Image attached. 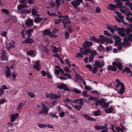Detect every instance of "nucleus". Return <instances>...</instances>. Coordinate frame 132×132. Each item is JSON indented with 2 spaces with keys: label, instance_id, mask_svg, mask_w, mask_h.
Masks as SVG:
<instances>
[{
  "label": "nucleus",
  "instance_id": "nucleus-1",
  "mask_svg": "<svg viewBox=\"0 0 132 132\" xmlns=\"http://www.w3.org/2000/svg\"><path fill=\"white\" fill-rule=\"evenodd\" d=\"M83 99L80 98L79 99H74L68 98H66V99L64 100L63 102L65 103L67 102H71L73 103L74 104L77 103L79 104L80 105H83Z\"/></svg>",
  "mask_w": 132,
  "mask_h": 132
},
{
  "label": "nucleus",
  "instance_id": "nucleus-2",
  "mask_svg": "<svg viewBox=\"0 0 132 132\" xmlns=\"http://www.w3.org/2000/svg\"><path fill=\"white\" fill-rule=\"evenodd\" d=\"M93 45V43L92 42L85 40L83 43L82 46V49L80 47V50H91L89 48Z\"/></svg>",
  "mask_w": 132,
  "mask_h": 132
},
{
  "label": "nucleus",
  "instance_id": "nucleus-3",
  "mask_svg": "<svg viewBox=\"0 0 132 132\" xmlns=\"http://www.w3.org/2000/svg\"><path fill=\"white\" fill-rule=\"evenodd\" d=\"M42 107L41 110L38 112L39 114H47L49 111V109L47 106L44 104L42 103Z\"/></svg>",
  "mask_w": 132,
  "mask_h": 132
},
{
  "label": "nucleus",
  "instance_id": "nucleus-4",
  "mask_svg": "<svg viewBox=\"0 0 132 132\" xmlns=\"http://www.w3.org/2000/svg\"><path fill=\"white\" fill-rule=\"evenodd\" d=\"M114 27L116 31H118V33L119 36L123 37L125 36V34L124 32L125 29L124 28L118 27Z\"/></svg>",
  "mask_w": 132,
  "mask_h": 132
},
{
  "label": "nucleus",
  "instance_id": "nucleus-5",
  "mask_svg": "<svg viewBox=\"0 0 132 132\" xmlns=\"http://www.w3.org/2000/svg\"><path fill=\"white\" fill-rule=\"evenodd\" d=\"M92 51V50H80V52L84 55H87L88 53H90V55H93V56L96 55L97 53L95 50H93V52Z\"/></svg>",
  "mask_w": 132,
  "mask_h": 132
},
{
  "label": "nucleus",
  "instance_id": "nucleus-6",
  "mask_svg": "<svg viewBox=\"0 0 132 132\" xmlns=\"http://www.w3.org/2000/svg\"><path fill=\"white\" fill-rule=\"evenodd\" d=\"M121 43L119 46L118 47V50H122V47L123 46L124 47H129L130 46L131 43L127 41H124Z\"/></svg>",
  "mask_w": 132,
  "mask_h": 132
},
{
  "label": "nucleus",
  "instance_id": "nucleus-7",
  "mask_svg": "<svg viewBox=\"0 0 132 132\" xmlns=\"http://www.w3.org/2000/svg\"><path fill=\"white\" fill-rule=\"evenodd\" d=\"M114 39L115 40L114 44L115 46H119L120 44L121 43H120L121 41L120 38L117 35H115L114 37Z\"/></svg>",
  "mask_w": 132,
  "mask_h": 132
},
{
  "label": "nucleus",
  "instance_id": "nucleus-8",
  "mask_svg": "<svg viewBox=\"0 0 132 132\" xmlns=\"http://www.w3.org/2000/svg\"><path fill=\"white\" fill-rule=\"evenodd\" d=\"M82 0H74L72 1L71 4L75 8H77L78 6L80 4V3H83Z\"/></svg>",
  "mask_w": 132,
  "mask_h": 132
},
{
  "label": "nucleus",
  "instance_id": "nucleus-9",
  "mask_svg": "<svg viewBox=\"0 0 132 132\" xmlns=\"http://www.w3.org/2000/svg\"><path fill=\"white\" fill-rule=\"evenodd\" d=\"M34 42V40L28 37L24 40L22 41V44H32Z\"/></svg>",
  "mask_w": 132,
  "mask_h": 132
},
{
  "label": "nucleus",
  "instance_id": "nucleus-10",
  "mask_svg": "<svg viewBox=\"0 0 132 132\" xmlns=\"http://www.w3.org/2000/svg\"><path fill=\"white\" fill-rule=\"evenodd\" d=\"M57 87L59 89H63L66 91H68L69 90V89L67 87V85L64 84H61L58 85L57 86Z\"/></svg>",
  "mask_w": 132,
  "mask_h": 132
},
{
  "label": "nucleus",
  "instance_id": "nucleus-11",
  "mask_svg": "<svg viewBox=\"0 0 132 132\" xmlns=\"http://www.w3.org/2000/svg\"><path fill=\"white\" fill-rule=\"evenodd\" d=\"M127 0H114V2H116V4L117 6L118 7L121 8L122 7L123 4L122 1L123 2H126Z\"/></svg>",
  "mask_w": 132,
  "mask_h": 132
},
{
  "label": "nucleus",
  "instance_id": "nucleus-12",
  "mask_svg": "<svg viewBox=\"0 0 132 132\" xmlns=\"http://www.w3.org/2000/svg\"><path fill=\"white\" fill-rule=\"evenodd\" d=\"M1 59L3 61H7L8 59L5 54V52L4 50H3L2 53L1 54Z\"/></svg>",
  "mask_w": 132,
  "mask_h": 132
},
{
  "label": "nucleus",
  "instance_id": "nucleus-13",
  "mask_svg": "<svg viewBox=\"0 0 132 132\" xmlns=\"http://www.w3.org/2000/svg\"><path fill=\"white\" fill-rule=\"evenodd\" d=\"M33 21L32 19L30 18L26 20L25 22L26 25L27 26L30 27L33 24Z\"/></svg>",
  "mask_w": 132,
  "mask_h": 132
},
{
  "label": "nucleus",
  "instance_id": "nucleus-14",
  "mask_svg": "<svg viewBox=\"0 0 132 132\" xmlns=\"http://www.w3.org/2000/svg\"><path fill=\"white\" fill-rule=\"evenodd\" d=\"M35 64L32 65L33 66V68L35 69L37 71H39L41 69V68L39 62L36 61L35 62Z\"/></svg>",
  "mask_w": 132,
  "mask_h": 132
},
{
  "label": "nucleus",
  "instance_id": "nucleus-15",
  "mask_svg": "<svg viewBox=\"0 0 132 132\" xmlns=\"http://www.w3.org/2000/svg\"><path fill=\"white\" fill-rule=\"evenodd\" d=\"M117 6L115 5H113L112 4H109L107 7V8L108 9L111 10L115 11V9H117Z\"/></svg>",
  "mask_w": 132,
  "mask_h": 132
},
{
  "label": "nucleus",
  "instance_id": "nucleus-16",
  "mask_svg": "<svg viewBox=\"0 0 132 132\" xmlns=\"http://www.w3.org/2000/svg\"><path fill=\"white\" fill-rule=\"evenodd\" d=\"M105 63L104 61H103L101 63H100L98 61H96L95 63V64L94 65L100 68L103 67Z\"/></svg>",
  "mask_w": 132,
  "mask_h": 132
},
{
  "label": "nucleus",
  "instance_id": "nucleus-17",
  "mask_svg": "<svg viewBox=\"0 0 132 132\" xmlns=\"http://www.w3.org/2000/svg\"><path fill=\"white\" fill-rule=\"evenodd\" d=\"M120 84L121 87L120 88L119 91L118 93L120 94H122L125 91V87L123 83L121 82Z\"/></svg>",
  "mask_w": 132,
  "mask_h": 132
},
{
  "label": "nucleus",
  "instance_id": "nucleus-18",
  "mask_svg": "<svg viewBox=\"0 0 132 132\" xmlns=\"http://www.w3.org/2000/svg\"><path fill=\"white\" fill-rule=\"evenodd\" d=\"M99 37L100 39H99V41L98 43H103L105 42L107 37H105L104 36L102 35H100Z\"/></svg>",
  "mask_w": 132,
  "mask_h": 132
},
{
  "label": "nucleus",
  "instance_id": "nucleus-19",
  "mask_svg": "<svg viewBox=\"0 0 132 132\" xmlns=\"http://www.w3.org/2000/svg\"><path fill=\"white\" fill-rule=\"evenodd\" d=\"M107 26L106 27V28L108 30H110L112 33L113 34H114L115 32L114 30H115L114 29L115 28L114 27H117V26H111L110 25H107Z\"/></svg>",
  "mask_w": 132,
  "mask_h": 132
},
{
  "label": "nucleus",
  "instance_id": "nucleus-20",
  "mask_svg": "<svg viewBox=\"0 0 132 132\" xmlns=\"http://www.w3.org/2000/svg\"><path fill=\"white\" fill-rule=\"evenodd\" d=\"M19 116V114L18 113L11 115V121L12 122H14L15 119H17Z\"/></svg>",
  "mask_w": 132,
  "mask_h": 132
},
{
  "label": "nucleus",
  "instance_id": "nucleus-21",
  "mask_svg": "<svg viewBox=\"0 0 132 132\" xmlns=\"http://www.w3.org/2000/svg\"><path fill=\"white\" fill-rule=\"evenodd\" d=\"M84 117L87 120L94 121H96V119L94 118L90 117L87 114H84Z\"/></svg>",
  "mask_w": 132,
  "mask_h": 132
},
{
  "label": "nucleus",
  "instance_id": "nucleus-22",
  "mask_svg": "<svg viewBox=\"0 0 132 132\" xmlns=\"http://www.w3.org/2000/svg\"><path fill=\"white\" fill-rule=\"evenodd\" d=\"M51 33L52 32L49 29H45L43 31V35L44 36H45L46 35H47L50 37Z\"/></svg>",
  "mask_w": 132,
  "mask_h": 132
},
{
  "label": "nucleus",
  "instance_id": "nucleus-23",
  "mask_svg": "<svg viewBox=\"0 0 132 132\" xmlns=\"http://www.w3.org/2000/svg\"><path fill=\"white\" fill-rule=\"evenodd\" d=\"M60 97L61 95L60 94L58 95H56L53 93H50V98L57 99L60 98Z\"/></svg>",
  "mask_w": 132,
  "mask_h": 132
},
{
  "label": "nucleus",
  "instance_id": "nucleus-24",
  "mask_svg": "<svg viewBox=\"0 0 132 132\" xmlns=\"http://www.w3.org/2000/svg\"><path fill=\"white\" fill-rule=\"evenodd\" d=\"M89 39V40L92 42L95 43H98L99 41V39L96 38L95 36H90Z\"/></svg>",
  "mask_w": 132,
  "mask_h": 132
},
{
  "label": "nucleus",
  "instance_id": "nucleus-25",
  "mask_svg": "<svg viewBox=\"0 0 132 132\" xmlns=\"http://www.w3.org/2000/svg\"><path fill=\"white\" fill-rule=\"evenodd\" d=\"M107 68V69L108 71L111 70L113 71H116L117 70V67L112 66L111 65H109Z\"/></svg>",
  "mask_w": 132,
  "mask_h": 132
},
{
  "label": "nucleus",
  "instance_id": "nucleus-26",
  "mask_svg": "<svg viewBox=\"0 0 132 132\" xmlns=\"http://www.w3.org/2000/svg\"><path fill=\"white\" fill-rule=\"evenodd\" d=\"M7 69L5 73L6 77L7 78L9 77L11 75L10 70L9 67H7Z\"/></svg>",
  "mask_w": 132,
  "mask_h": 132
},
{
  "label": "nucleus",
  "instance_id": "nucleus-27",
  "mask_svg": "<svg viewBox=\"0 0 132 132\" xmlns=\"http://www.w3.org/2000/svg\"><path fill=\"white\" fill-rule=\"evenodd\" d=\"M122 71L123 73L126 71L127 73H131V71L130 68H128L127 66H126L122 70Z\"/></svg>",
  "mask_w": 132,
  "mask_h": 132
},
{
  "label": "nucleus",
  "instance_id": "nucleus-28",
  "mask_svg": "<svg viewBox=\"0 0 132 132\" xmlns=\"http://www.w3.org/2000/svg\"><path fill=\"white\" fill-rule=\"evenodd\" d=\"M126 2L125 5L129 7L130 10L132 11V3L129 0H127Z\"/></svg>",
  "mask_w": 132,
  "mask_h": 132
},
{
  "label": "nucleus",
  "instance_id": "nucleus-29",
  "mask_svg": "<svg viewBox=\"0 0 132 132\" xmlns=\"http://www.w3.org/2000/svg\"><path fill=\"white\" fill-rule=\"evenodd\" d=\"M14 43L13 41L12 42L10 43L9 44H7L6 45V47L7 48V50H10L11 48L14 47Z\"/></svg>",
  "mask_w": 132,
  "mask_h": 132
},
{
  "label": "nucleus",
  "instance_id": "nucleus-30",
  "mask_svg": "<svg viewBox=\"0 0 132 132\" xmlns=\"http://www.w3.org/2000/svg\"><path fill=\"white\" fill-rule=\"evenodd\" d=\"M23 103H20L19 104L18 107L17 108V110L19 113H20L21 110L23 108Z\"/></svg>",
  "mask_w": 132,
  "mask_h": 132
},
{
  "label": "nucleus",
  "instance_id": "nucleus-31",
  "mask_svg": "<svg viewBox=\"0 0 132 132\" xmlns=\"http://www.w3.org/2000/svg\"><path fill=\"white\" fill-rule=\"evenodd\" d=\"M94 116H98L100 115L101 114V112L100 110L98 111H94L93 113Z\"/></svg>",
  "mask_w": 132,
  "mask_h": 132
},
{
  "label": "nucleus",
  "instance_id": "nucleus-32",
  "mask_svg": "<svg viewBox=\"0 0 132 132\" xmlns=\"http://www.w3.org/2000/svg\"><path fill=\"white\" fill-rule=\"evenodd\" d=\"M34 51L35 50H29L27 52V55L31 56L32 55V56H33V55L34 54ZM36 54L34 55V56Z\"/></svg>",
  "mask_w": 132,
  "mask_h": 132
},
{
  "label": "nucleus",
  "instance_id": "nucleus-33",
  "mask_svg": "<svg viewBox=\"0 0 132 132\" xmlns=\"http://www.w3.org/2000/svg\"><path fill=\"white\" fill-rule=\"evenodd\" d=\"M56 113H54L53 112L50 113L49 114V115L52 118H56L57 119L59 117L58 116L56 115Z\"/></svg>",
  "mask_w": 132,
  "mask_h": 132
},
{
  "label": "nucleus",
  "instance_id": "nucleus-34",
  "mask_svg": "<svg viewBox=\"0 0 132 132\" xmlns=\"http://www.w3.org/2000/svg\"><path fill=\"white\" fill-rule=\"evenodd\" d=\"M33 31V29L32 28L27 30V32L28 34V37H31V36Z\"/></svg>",
  "mask_w": 132,
  "mask_h": 132
},
{
  "label": "nucleus",
  "instance_id": "nucleus-35",
  "mask_svg": "<svg viewBox=\"0 0 132 132\" xmlns=\"http://www.w3.org/2000/svg\"><path fill=\"white\" fill-rule=\"evenodd\" d=\"M123 7L127 8V11L125 13V15H126L127 16H129V15H132V14L130 12L128 8L124 6Z\"/></svg>",
  "mask_w": 132,
  "mask_h": 132
},
{
  "label": "nucleus",
  "instance_id": "nucleus-36",
  "mask_svg": "<svg viewBox=\"0 0 132 132\" xmlns=\"http://www.w3.org/2000/svg\"><path fill=\"white\" fill-rule=\"evenodd\" d=\"M23 12H24V14H24V16H22V18H24L26 16L27 14L30 13L31 10H24Z\"/></svg>",
  "mask_w": 132,
  "mask_h": 132
},
{
  "label": "nucleus",
  "instance_id": "nucleus-37",
  "mask_svg": "<svg viewBox=\"0 0 132 132\" xmlns=\"http://www.w3.org/2000/svg\"><path fill=\"white\" fill-rule=\"evenodd\" d=\"M31 13L33 15H35L37 14V11L34 7H33L32 9Z\"/></svg>",
  "mask_w": 132,
  "mask_h": 132
},
{
  "label": "nucleus",
  "instance_id": "nucleus-38",
  "mask_svg": "<svg viewBox=\"0 0 132 132\" xmlns=\"http://www.w3.org/2000/svg\"><path fill=\"white\" fill-rule=\"evenodd\" d=\"M98 68L95 65L94 66L93 68H92V70H91L93 73H96L97 71Z\"/></svg>",
  "mask_w": 132,
  "mask_h": 132
},
{
  "label": "nucleus",
  "instance_id": "nucleus-39",
  "mask_svg": "<svg viewBox=\"0 0 132 132\" xmlns=\"http://www.w3.org/2000/svg\"><path fill=\"white\" fill-rule=\"evenodd\" d=\"M43 19L39 17H38L37 18H36L34 20V21L36 23L39 22L41 21Z\"/></svg>",
  "mask_w": 132,
  "mask_h": 132
},
{
  "label": "nucleus",
  "instance_id": "nucleus-40",
  "mask_svg": "<svg viewBox=\"0 0 132 132\" xmlns=\"http://www.w3.org/2000/svg\"><path fill=\"white\" fill-rule=\"evenodd\" d=\"M129 41L130 42H132V39L129 37L126 36L124 38V41Z\"/></svg>",
  "mask_w": 132,
  "mask_h": 132
},
{
  "label": "nucleus",
  "instance_id": "nucleus-41",
  "mask_svg": "<svg viewBox=\"0 0 132 132\" xmlns=\"http://www.w3.org/2000/svg\"><path fill=\"white\" fill-rule=\"evenodd\" d=\"M26 6V5L24 4H20L18 5V9L19 10H20L22 9L25 8Z\"/></svg>",
  "mask_w": 132,
  "mask_h": 132
},
{
  "label": "nucleus",
  "instance_id": "nucleus-42",
  "mask_svg": "<svg viewBox=\"0 0 132 132\" xmlns=\"http://www.w3.org/2000/svg\"><path fill=\"white\" fill-rule=\"evenodd\" d=\"M105 42L107 44L112 43H113V41L107 37Z\"/></svg>",
  "mask_w": 132,
  "mask_h": 132
},
{
  "label": "nucleus",
  "instance_id": "nucleus-43",
  "mask_svg": "<svg viewBox=\"0 0 132 132\" xmlns=\"http://www.w3.org/2000/svg\"><path fill=\"white\" fill-rule=\"evenodd\" d=\"M65 0H55V3H56V6L57 7L59 8L61 5V2L60 1H64Z\"/></svg>",
  "mask_w": 132,
  "mask_h": 132
},
{
  "label": "nucleus",
  "instance_id": "nucleus-44",
  "mask_svg": "<svg viewBox=\"0 0 132 132\" xmlns=\"http://www.w3.org/2000/svg\"><path fill=\"white\" fill-rule=\"evenodd\" d=\"M63 21H70V20L69 19V17L68 15L63 16Z\"/></svg>",
  "mask_w": 132,
  "mask_h": 132
},
{
  "label": "nucleus",
  "instance_id": "nucleus-45",
  "mask_svg": "<svg viewBox=\"0 0 132 132\" xmlns=\"http://www.w3.org/2000/svg\"><path fill=\"white\" fill-rule=\"evenodd\" d=\"M38 127L40 128H45L47 126V125L44 123H38Z\"/></svg>",
  "mask_w": 132,
  "mask_h": 132
},
{
  "label": "nucleus",
  "instance_id": "nucleus-46",
  "mask_svg": "<svg viewBox=\"0 0 132 132\" xmlns=\"http://www.w3.org/2000/svg\"><path fill=\"white\" fill-rule=\"evenodd\" d=\"M113 108L112 107H111L108 109V111L107 109H106L105 111L106 113H111L113 111Z\"/></svg>",
  "mask_w": 132,
  "mask_h": 132
},
{
  "label": "nucleus",
  "instance_id": "nucleus-47",
  "mask_svg": "<svg viewBox=\"0 0 132 132\" xmlns=\"http://www.w3.org/2000/svg\"><path fill=\"white\" fill-rule=\"evenodd\" d=\"M117 67L120 70H121L122 69V66L121 64L119 62H118Z\"/></svg>",
  "mask_w": 132,
  "mask_h": 132
},
{
  "label": "nucleus",
  "instance_id": "nucleus-48",
  "mask_svg": "<svg viewBox=\"0 0 132 132\" xmlns=\"http://www.w3.org/2000/svg\"><path fill=\"white\" fill-rule=\"evenodd\" d=\"M62 23L63 24V26L64 28H65L67 24H70V22L69 21H62Z\"/></svg>",
  "mask_w": 132,
  "mask_h": 132
},
{
  "label": "nucleus",
  "instance_id": "nucleus-49",
  "mask_svg": "<svg viewBox=\"0 0 132 132\" xmlns=\"http://www.w3.org/2000/svg\"><path fill=\"white\" fill-rule=\"evenodd\" d=\"M72 91L77 94H79L81 93V90H79L78 89L76 88H74L73 89Z\"/></svg>",
  "mask_w": 132,
  "mask_h": 132
},
{
  "label": "nucleus",
  "instance_id": "nucleus-50",
  "mask_svg": "<svg viewBox=\"0 0 132 132\" xmlns=\"http://www.w3.org/2000/svg\"><path fill=\"white\" fill-rule=\"evenodd\" d=\"M75 77H76V79L78 80L82 81L83 79L81 78L80 76L78 74H77L76 75Z\"/></svg>",
  "mask_w": 132,
  "mask_h": 132
},
{
  "label": "nucleus",
  "instance_id": "nucleus-51",
  "mask_svg": "<svg viewBox=\"0 0 132 132\" xmlns=\"http://www.w3.org/2000/svg\"><path fill=\"white\" fill-rule=\"evenodd\" d=\"M63 21V19H57L55 23V24H59L60 22H61Z\"/></svg>",
  "mask_w": 132,
  "mask_h": 132
},
{
  "label": "nucleus",
  "instance_id": "nucleus-52",
  "mask_svg": "<svg viewBox=\"0 0 132 132\" xmlns=\"http://www.w3.org/2000/svg\"><path fill=\"white\" fill-rule=\"evenodd\" d=\"M27 93L28 94L29 96L31 98L34 97H35V95L33 94L32 92H27Z\"/></svg>",
  "mask_w": 132,
  "mask_h": 132
},
{
  "label": "nucleus",
  "instance_id": "nucleus-53",
  "mask_svg": "<svg viewBox=\"0 0 132 132\" xmlns=\"http://www.w3.org/2000/svg\"><path fill=\"white\" fill-rule=\"evenodd\" d=\"M125 31L126 32V35H128L129 34H130L129 33L131 32V30L130 28H127L126 29Z\"/></svg>",
  "mask_w": 132,
  "mask_h": 132
},
{
  "label": "nucleus",
  "instance_id": "nucleus-54",
  "mask_svg": "<svg viewBox=\"0 0 132 132\" xmlns=\"http://www.w3.org/2000/svg\"><path fill=\"white\" fill-rule=\"evenodd\" d=\"M65 38L66 39L68 38L69 36V34L68 32L67 31H65L64 33Z\"/></svg>",
  "mask_w": 132,
  "mask_h": 132
},
{
  "label": "nucleus",
  "instance_id": "nucleus-55",
  "mask_svg": "<svg viewBox=\"0 0 132 132\" xmlns=\"http://www.w3.org/2000/svg\"><path fill=\"white\" fill-rule=\"evenodd\" d=\"M80 52V51L79 52ZM80 53H77L76 55V57H82V58L83 57V56L82 55H83L80 52Z\"/></svg>",
  "mask_w": 132,
  "mask_h": 132
},
{
  "label": "nucleus",
  "instance_id": "nucleus-56",
  "mask_svg": "<svg viewBox=\"0 0 132 132\" xmlns=\"http://www.w3.org/2000/svg\"><path fill=\"white\" fill-rule=\"evenodd\" d=\"M54 70H55V75H58L61 72L60 69L58 70L55 69Z\"/></svg>",
  "mask_w": 132,
  "mask_h": 132
},
{
  "label": "nucleus",
  "instance_id": "nucleus-57",
  "mask_svg": "<svg viewBox=\"0 0 132 132\" xmlns=\"http://www.w3.org/2000/svg\"><path fill=\"white\" fill-rule=\"evenodd\" d=\"M65 115V112L64 111H61L59 114V116L60 117L62 118Z\"/></svg>",
  "mask_w": 132,
  "mask_h": 132
},
{
  "label": "nucleus",
  "instance_id": "nucleus-58",
  "mask_svg": "<svg viewBox=\"0 0 132 132\" xmlns=\"http://www.w3.org/2000/svg\"><path fill=\"white\" fill-rule=\"evenodd\" d=\"M85 66L86 68H88L91 71V70H92V65L90 64H87Z\"/></svg>",
  "mask_w": 132,
  "mask_h": 132
},
{
  "label": "nucleus",
  "instance_id": "nucleus-59",
  "mask_svg": "<svg viewBox=\"0 0 132 132\" xmlns=\"http://www.w3.org/2000/svg\"><path fill=\"white\" fill-rule=\"evenodd\" d=\"M13 124L12 123H7V126L8 128H12Z\"/></svg>",
  "mask_w": 132,
  "mask_h": 132
},
{
  "label": "nucleus",
  "instance_id": "nucleus-60",
  "mask_svg": "<svg viewBox=\"0 0 132 132\" xmlns=\"http://www.w3.org/2000/svg\"><path fill=\"white\" fill-rule=\"evenodd\" d=\"M101 11V9L98 7H97L96 8V12L97 13H100Z\"/></svg>",
  "mask_w": 132,
  "mask_h": 132
},
{
  "label": "nucleus",
  "instance_id": "nucleus-61",
  "mask_svg": "<svg viewBox=\"0 0 132 132\" xmlns=\"http://www.w3.org/2000/svg\"><path fill=\"white\" fill-rule=\"evenodd\" d=\"M16 73L15 72H13L12 75V77H13V80H15L16 79L15 78L16 77Z\"/></svg>",
  "mask_w": 132,
  "mask_h": 132
},
{
  "label": "nucleus",
  "instance_id": "nucleus-62",
  "mask_svg": "<svg viewBox=\"0 0 132 132\" xmlns=\"http://www.w3.org/2000/svg\"><path fill=\"white\" fill-rule=\"evenodd\" d=\"M104 34L105 35L108 36L109 35L111 36V34H109L108 31L107 30H104Z\"/></svg>",
  "mask_w": 132,
  "mask_h": 132
},
{
  "label": "nucleus",
  "instance_id": "nucleus-63",
  "mask_svg": "<svg viewBox=\"0 0 132 132\" xmlns=\"http://www.w3.org/2000/svg\"><path fill=\"white\" fill-rule=\"evenodd\" d=\"M94 59V56L93 55H90L89 57V62H90L92 61Z\"/></svg>",
  "mask_w": 132,
  "mask_h": 132
},
{
  "label": "nucleus",
  "instance_id": "nucleus-64",
  "mask_svg": "<svg viewBox=\"0 0 132 132\" xmlns=\"http://www.w3.org/2000/svg\"><path fill=\"white\" fill-rule=\"evenodd\" d=\"M109 106V105L108 103H104L102 105V106L103 108H107L108 106Z\"/></svg>",
  "mask_w": 132,
  "mask_h": 132
}]
</instances>
